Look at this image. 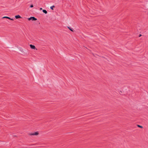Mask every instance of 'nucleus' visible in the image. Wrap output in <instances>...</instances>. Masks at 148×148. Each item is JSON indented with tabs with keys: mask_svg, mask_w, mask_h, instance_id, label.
<instances>
[{
	"mask_svg": "<svg viewBox=\"0 0 148 148\" xmlns=\"http://www.w3.org/2000/svg\"><path fill=\"white\" fill-rule=\"evenodd\" d=\"M54 7H55L54 6V5H53V6H51V7H50V8H51V9L52 10H53V8H54Z\"/></svg>",
	"mask_w": 148,
	"mask_h": 148,
	"instance_id": "0eeeda50",
	"label": "nucleus"
},
{
	"mask_svg": "<svg viewBox=\"0 0 148 148\" xmlns=\"http://www.w3.org/2000/svg\"><path fill=\"white\" fill-rule=\"evenodd\" d=\"M3 18H6L8 19H10V20H12V21H13L14 20V19L13 18H10L9 17H8V16H4V17H3Z\"/></svg>",
	"mask_w": 148,
	"mask_h": 148,
	"instance_id": "20e7f679",
	"label": "nucleus"
},
{
	"mask_svg": "<svg viewBox=\"0 0 148 148\" xmlns=\"http://www.w3.org/2000/svg\"><path fill=\"white\" fill-rule=\"evenodd\" d=\"M137 126H138V127H139L141 128H143V127L142 126L140 125H137Z\"/></svg>",
	"mask_w": 148,
	"mask_h": 148,
	"instance_id": "1a4fd4ad",
	"label": "nucleus"
},
{
	"mask_svg": "<svg viewBox=\"0 0 148 148\" xmlns=\"http://www.w3.org/2000/svg\"><path fill=\"white\" fill-rule=\"evenodd\" d=\"M42 12H43V13H45V14H46L47 13V11L45 10H43Z\"/></svg>",
	"mask_w": 148,
	"mask_h": 148,
	"instance_id": "423d86ee",
	"label": "nucleus"
},
{
	"mask_svg": "<svg viewBox=\"0 0 148 148\" xmlns=\"http://www.w3.org/2000/svg\"><path fill=\"white\" fill-rule=\"evenodd\" d=\"M68 29H69L71 31H72V32H73V30H72V29H71L70 27H68Z\"/></svg>",
	"mask_w": 148,
	"mask_h": 148,
	"instance_id": "6e6552de",
	"label": "nucleus"
},
{
	"mask_svg": "<svg viewBox=\"0 0 148 148\" xmlns=\"http://www.w3.org/2000/svg\"><path fill=\"white\" fill-rule=\"evenodd\" d=\"M40 10H42V8H40Z\"/></svg>",
	"mask_w": 148,
	"mask_h": 148,
	"instance_id": "f8f14e48",
	"label": "nucleus"
},
{
	"mask_svg": "<svg viewBox=\"0 0 148 148\" xmlns=\"http://www.w3.org/2000/svg\"><path fill=\"white\" fill-rule=\"evenodd\" d=\"M28 20L29 21L32 20V21H36L37 20V19L35 18L34 17H31L28 18Z\"/></svg>",
	"mask_w": 148,
	"mask_h": 148,
	"instance_id": "f03ea898",
	"label": "nucleus"
},
{
	"mask_svg": "<svg viewBox=\"0 0 148 148\" xmlns=\"http://www.w3.org/2000/svg\"><path fill=\"white\" fill-rule=\"evenodd\" d=\"M39 132H38L33 133H29V135L30 136H38L39 134Z\"/></svg>",
	"mask_w": 148,
	"mask_h": 148,
	"instance_id": "f257e3e1",
	"label": "nucleus"
},
{
	"mask_svg": "<svg viewBox=\"0 0 148 148\" xmlns=\"http://www.w3.org/2000/svg\"><path fill=\"white\" fill-rule=\"evenodd\" d=\"M34 7L33 5H31L30 6V7H31V8H32V7Z\"/></svg>",
	"mask_w": 148,
	"mask_h": 148,
	"instance_id": "9d476101",
	"label": "nucleus"
},
{
	"mask_svg": "<svg viewBox=\"0 0 148 148\" xmlns=\"http://www.w3.org/2000/svg\"><path fill=\"white\" fill-rule=\"evenodd\" d=\"M15 17L16 18V19L21 18V16L19 15L15 16Z\"/></svg>",
	"mask_w": 148,
	"mask_h": 148,
	"instance_id": "39448f33",
	"label": "nucleus"
},
{
	"mask_svg": "<svg viewBox=\"0 0 148 148\" xmlns=\"http://www.w3.org/2000/svg\"><path fill=\"white\" fill-rule=\"evenodd\" d=\"M141 36V34H140V35H139V37H140V36Z\"/></svg>",
	"mask_w": 148,
	"mask_h": 148,
	"instance_id": "9b49d317",
	"label": "nucleus"
},
{
	"mask_svg": "<svg viewBox=\"0 0 148 148\" xmlns=\"http://www.w3.org/2000/svg\"><path fill=\"white\" fill-rule=\"evenodd\" d=\"M30 47L32 49H36V50H37V49L36 48L34 45H30Z\"/></svg>",
	"mask_w": 148,
	"mask_h": 148,
	"instance_id": "7ed1b4c3",
	"label": "nucleus"
}]
</instances>
